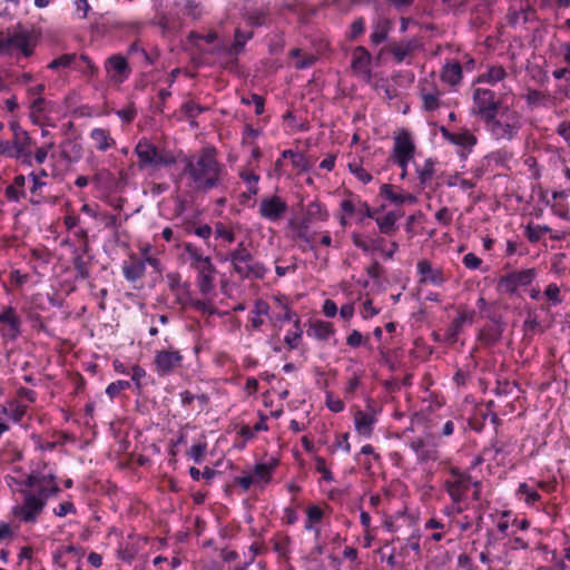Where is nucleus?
<instances>
[{"instance_id":"nucleus-1","label":"nucleus","mask_w":570,"mask_h":570,"mask_svg":"<svg viewBox=\"0 0 570 570\" xmlns=\"http://www.w3.org/2000/svg\"><path fill=\"white\" fill-rule=\"evenodd\" d=\"M223 166L217 161L214 149H203L199 156L186 159L183 175L190 179L189 186L208 191L220 183Z\"/></svg>"},{"instance_id":"nucleus-2","label":"nucleus","mask_w":570,"mask_h":570,"mask_svg":"<svg viewBox=\"0 0 570 570\" xmlns=\"http://www.w3.org/2000/svg\"><path fill=\"white\" fill-rule=\"evenodd\" d=\"M59 492V488L53 484L50 488H40L38 493L30 491L23 492V503L13 509V514L26 523H32L37 520L40 512L43 510L48 498Z\"/></svg>"},{"instance_id":"nucleus-3","label":"nucleus","mask_w":570,"mask_h":570,"mask_svg":"<svg viewBox=\"0 0 570 570\" xmlns=\"http://www.w3.org/2000/svg\"><path fill=\"white\" fill-rule=\"evenodd\" d=\"M226 261L233 265L235 273L242 278H256L261 279L265 276L266 267L255 261L252 253L246 248L245 244L240 242L237 247L228 254Z\"/></svg>"},{"instance_id":"nucleus-4","label":"nucleus","mask_w":570,"mask_h":570,"mask_svg":"<svg viewBox=\"0 0 570 570\" xmlns=\"http://www.w3.org/2000/svg\"><path fill=\"white\" fill-rule=\"evenodd\" d=\"M139 169L168 167L176 163L171 151L160 150L147 138H141L135 147Z\"/></svg>"},{"instance_id":"nucleus-5","label":"nucleus","mask_w":570,"mask_h":570,"mask_svg":"<svg viewBox=\"0 0 570 570\" xmlns=\"http://www.w3.org/2000/svg\"><path fill=\"white\" fill-rule=\"evenodd\" d=\"M492 120H485L491 135L497 140H512L521 129V116L518 111L504 108Z\"/></svg>"},{"instance_id":"nucleus-6","label":"nucleus","mask_w":570,"mask_h":570,"mask_svg":"<svg viewBox=\"0 0 570 570\" xmlns=\"http://www.w3.org/2000/svg\"><path fill=\"white\" fill-rule=\"evenodd\" d=\"M537 277L534 268L510 272L498 279L497 291L500 294L513 295L519 287L530 285Z\"/></svg>"},{"instance_id":"nucleus-7","label":"nucleus","mask_w":570,"mask_h":570,"mask_svg":"<svg viewBox=\"0 0 570 570\" xmlns=\"http://www.w3.org/2000/svg\"><path fill=\"white\" fill-rule=\"evenodd\" d=\"M473 101L483 121L494 119V116H498L500 112V102L495 100V94L490 89H474Z\"/></svg>"},{"instance_id":"nucleus-8","label":"nucleus","mask_w":570,"mask_h":570,"mask_svg":"<svg viewBox=\"0 0 570 570\" xmlns=\"http://www.w3.org/2000/svg\"><path fill=\"white\" fill-rule=\"evenodd\" d=\"M471 485L479 487L480 482H473L470 475L460 473H453V479L445 482L446 492L455 504L464 499Z\"/></svg>"},{"instance_id":"nucleus-9","label":"nucleus","mask_w":570,"mask_h":570,"mask_svg":"<svg viewBox=\"0 0 570 570\" xmlns=\"http://www.w3.org/2000/svg\"><path fill=\"white\" fill-rule=\"evenodd\" d=\"M105 69L115 83H122L131 72L127 59L121 55L110 56L105 62Z\"/></svg>"},{"instance_id":"nucleus-10","label":"nucleus","mask_w":570,"mask_h":570,"mask_svg":"<svg viewBox=\"0 0 570 570\" xmlns=\"http://www.w3.org/2000/svg\"><path fill=\"white\" fill-rule=\"evenodd\" d=\"M183 355L179 351L163 350L155 355L156 371L160 376L169 375L179 367Z\"/></svg>"},{"instance_id":"nucleus-11","label":"nucleus","mask_w":570,"mask_h":570,"mask_svg":"<svg viewBox=\"0 0 570 570\" xmlns=\"http://www.w3.org/2000/svg\"><path fill=\"white\" fill-rule=\"evenodd\" d=\"M287 204L279 196H271L262 199L259 214L269 222L279 220L287 210Z\"/></svg>"},{"instance_id":"nucleus-12","label":"nucleus","mask_w":570,"mask_h":570,"mask_svg":"<svg viewBox=\"0 0 570 570\" xmlns=\"http://www.w3.org/2000/svg\"><path fill=\"white\" fill-rule=\"evenodd\" d=\"M0 323L6 325L2 330L6 340L14 341L20 335L21 320L12 306H7L0 312Z\"/></svg>"},{"instance_id":"nucleus-13","label":"nucleus","mask_w":570,"mask_h":570,"mask_svg":"<svg viewBox=\"0 0 570 570\" xmlns=\"http://www.w3.org/2000/svg\"><path fill=\"white\" fill-rule=\"evenodd\" d=\"M475 312L472 309H464L451 322L445 331V341L453 344L458 341L459 335L464 325H472L474 322Z\"/></svg>"},{"instance_id":"nucleus-14","label":"nucleus","mask_w":570,"mask_h":570,"mask_svg":"<svg viewBox=\"0 0 570 570\" xmlns=\"http://www.w3.org/2000/svg\"><path fill=\"white\" fill-rule=\"evenodd\" d=\"M184 250L190 259V267L197 271V273L215 271V266L212 263L210 257L204 256L197 246L191 243H187L184 246Z\"/></svg>"},{"instance_id":"nucleus-15","label":"nucleus","mask_w":570,"mask_h":570,"mask_svg":"<svg viewBox=\"0 0 570 570\" xmlns=\"http://www.w3.org/2000/svg\"><path fill=\"white\" fill-rule=\"evenodd\" d=\"M8 49H19L24 57H29L32 50L29 48V32L20 24L13 31L7 32Z\"/></svg>"},{"instance_id":"nucleus-16","label":"nucleus","mask_w":570,"mask_h":570,"mask_svg":"<svg viewBox=\"0 0 570 570\" xmlns=\"http://www.w3.org/2000/svg\"><path fill=\"white\" fill-rule=\"evenodd\" d=\"M416 268L421 276L420 283H431L435 286H441L445 282L442 271L433 268L432 264L426 259L420 261Z\"/></svg>"},{"instance_id":"nucleus-17","label":"nucleus","mask_w":570,"mask_h":570,"mask_svg":"<svg viewBox=\"0 0 570 570\" xmlns=\"http://www.w3.org/2000/svg\"><path fill=\"white\" fill-rule=\"evenodd\" d=\"M415 153V146L411 135L406 131L401 132L394 138L393 159L410 158L412 159Z\"/></svg>"},{"instance_id":"nucleus-18","label":"nucleus","mask_w":570,"mask_h":570,"mask_svg":"<svg viewBox=\"0 0 570 570\" xmlns=\"http://www.w3.org/2000/svg\"><path fill=\"white\" fill-rule=\"evenodd\" d=\"M88 243L85 242L82 249L72 248V265L76 271V279H87L90 277L88 268L89 262L85 259V254L88 252Z\"/></svg>"},{"instance_id":"nucleus-19","label":"nucleus","mask_w":570,"mask_h":570,"mask_svg":"<svg viewBox=\"0 0 570 570\" xmlns=\"http://www.w3.org/2000/svg\"><path fill=\"white\" fill-rule=\"evenodd\" d=\"M442 136L453 145L460 146L464 149H471L476 144V138L469 131L453 134L446 128H441Z\"/></svg>"},{"instance_id":"nucleus-20","label":"nucleus","mask_w":570,"mask_h":570,"mask_svg":"<svg viewBox=\"0 0 570 570\" xmlns=\"http://www.w3.org/2000/svg\"><path fill=\"white\" fill-rule=\"evenodd\" d=\"M376 422L374 413L357 411L354 416L355 430L358 434L370 436Z\"/></svg>"},{"instance_id":"nucleus-21","label":"nucleus","mask_w":570,"mask_h":570,"mask_svg":"<svg viewBox=\"0 0 570 570\" xmlns=\"http://www.w3.org/2000/svg\"><path fill=\"white\" fill-rule=\"evenodd\" d=\"M371 53L364 47H357L353 52L352 68L370 77Z\"/></svg>"},{"instance_id":"nucleus-22","label":"nucleus","mask_w":570,"mask_h":570,"mask_svg":"<svg viewBox=\"0 0 570 570\" xmlns=\"http://www.w3.org/2000/svg\"><path fill=\"white\" fill-rule=\"evenodd\" d=\"M392 28V21L389 19H380L374 26L373 31L370 36L373 45H381L384 42Z\"/></svg>"},{"instance_id":"nucleus-23","label":"nucleus","mask_w":570,"mask_h":570,"mask_svg":"<svg viewBox=\"0 0 570 570\" xmlns=\"http://www.w3.org/2000/svg\"><path fill=\"white\" fill-rule=\"evenodd\" d=\"M334 333L333 325L330 322L315 321L307 331L308 336L318 341H326Z\"/></svg>"},{"instance_id":"nucleus-24","label":"nucleus","mask_w":570,"mask_h":570,"mask_svg":"<svg viewBox=\"0 0 570 570\" xmlns=\"http://www.w3.org/2000/svg\"><path fill=\"white\" fill-rule=\"evenodd\" d=\"M48 67L50 69H58V68H72L75 70H78L80 72H86L81 66H79V60L76 53H65L60 57L53 59Z\"/></svg>"},{"instance_id":"nucleus-25","label":"nucleus","mask_w":570,"mask_h":570,"mask_svg":"<svg viewBox=\"0 0 570 570\" xmlns=\"http://www.w3.org/2000/svg\"><path fill=\"white\" fill-rule=\"evenodd\" d=\"M503 333V325H488L479 334L478 338L485 345H495Z\"/></svg>"},{"instance_id":"nucleus-26","label":"nucleus","mask_w":570,"mask_h":570,"mask_svg":"<svg viewBox=\"0 0 570 570\" xmlns=\"http://www.w3.org/2000/svg\"><path fill=\"white\" fill-rule=\"evenodd\" d=\"M416 47L417 41L415 39L404 40L394 45L391 48V53L393 55L396 62L401 63L410 52L416 49Z\"/></svg>"},{"instance_id":"nucleus-27","label":"nucleus","mask_w":570,"mask_h":570,"mask_svg":"<svg viewBox=\"0 0 570 570\" xmlns=\"http://www.w3.org/2000/svg\"><path fill=\"white\" fill-rule=\"evenodd\" d=\"M399 217L400 215L395 212H389L383 217H376L375 220L380 232L385 235L394 234L396 230V222Z\"/></svg>"},{"instance_id":"nucleus-28","label":"nucleus","mask_w":570,"mask_h":570,"mask_svg":"<svg viewBox=\"0 0 570 570\" xmlns=\"http://www.w3.org/2000/svg\"><path fill=\"white\" fill-rule=\"evenodd\" d=\"M462 79V67L459 62H452L444 66L442 70V80L451 86L458 85Z\"/></svg>"},{"instance_id":"nucleus-29","label":"nucleus","mask_w":570,"mask_h":570,"mask_svg":"<svg viewBox=\"0 0 570 570\" xmlns=\"http://www.w3.org/2000/svg\"><path fill=\"white\" fill-rule=\"evenodd\" d=\"M146 265L141 259H135L129 265L124 266L122 273L127 281L136 282L145 274Z\"/></svg>"},{"instance_id":"nucleus-30","label":"nucleus","mask_w":570,"mask_h":570,"mask_svg":"<svg viewBox=\"0 0 570 570\" xmlns=\"http://www.w3.org/2000/svg\"><path fill=\"white\" fill-rule=\"evenodd\" d=\"M215 271L197 273V286L203 295H208L215 289Z\"/></svg>"},{"instance_id":"nucleus-31","label":"nucleus","mask_w":570,"mask_h":570,"mask_svg":"<svg viewBox=\"0 0 570 570\" xmlns=\"http://www.w3.org/2000/svg\"><path fill=\"white\" fill-rule=\"evenodd\" d=\"M92 181L98 188L112 189L117 185V180L108 169L97 170L92 177Z\"/></svg>"},{"instance_id":"nucleus-32","label":"nucleus","mask_w":570,"mask_h":570,"mask_svg":"<svg viewBox=\"0 0 570 570\" xmlns=\"http://www.w3.org/2000/svg\"><path fill=\"white\" fill-rule=\"evenodd\" d=\"M421 99L423 108L426 111H434L440 107V91L436 89L428 90L423 88L421 90Z\"/></svg>"},{"instance_id":"nucleus-33","label":"nucleus","mask_w":570,"mask_h":570,"mask_svg":"<svg viewBox=\"0 0 570 570\" xmlns=\"http://www.w3.org/2000/svg\"><path fill=\"white\" fill-rule=\"evenodd\" d=\"M90 138L95 141L96 148L100 151H106L114 144L108 131L102 128L92 129Z\"/></svg>"},{"instance_id":"nucleus-34","label":"nucleus","mask_w":570,"mask_h":570,"mask_svg":"<svg viewBox=\"0 0 570 570\" xmlns=\"http://www.w3.org/2000/svg\"><path fill=\"white\" fill-rule=\"evenodd\" d=\"M416 174L422 186L428 185L434 175V160L429 158L423 167L416 166Z\"/></svg>"},{"instance_id":"nucleus-35","label":"nucleus","mask_w":570,"mask_h":570,"mask_svg":"<svg viewBox=\"0 0 570 570\" xmlns=\"http://www.w3.org/2000/svg\"><path fill=\"white\" fill-rule=\"evenodd\" d=\"M380 196L395 205H402L405 203V197L402 194L395 193L392 185L389 184L381 186Z\"/></svg>"},{"instance_id":"nucleus-36","label":"nucleus","mask_w":570,"mask_h":570,"mask_svg":"<svg viewBox=\"0 0 570 570\" xmlns=\"http://www.w3.org/2000/svg\"><path fill=\"white\" fill-rule=\"evenodd\" d=\"M550 232V228L547 225H535V226H527L525 228V237L531 243H537L540 238Z\"/></svg>"},{"instance_id":"nucleus-37","label":"nucleus","mask_w":570,"mask_h":570,"mask_svg":"<svg viewBox=\"0 0 570 570\" xmlns=\"http://www.w3.org/2000/svg\"><path fill=\"white\" fill-rule=\"evenodd\" d=\"M19 135V137H13L12 141V148L14 151L17 150L16 158H19V155L24 150L30 149L31 146V138L28 132H20Z\"/></svg>"},{"instance_id":"nucleus-38","label":"nucleus","mask_w":570,"mask_h":570,"mask_svg":"<svg viewBox=\"0 0 570 570\" xmlns=\"http://www.w3.org/2000/svg\"><path fill=\"white\" fill-rule=\"evenodd\" d=\"M294 326H295V332L294 333H288L285 336V338H284L285 343L288 345V347L291 350L297 348L298 341H299V338L302 337V334H303V331L301 328V321H299V318L295 320Z\"/></svg>"},{"instance_id":"nucleus-39","label":"nucleus","mask_w":570,"mask_h":570,"mask_svg":"<svg viewBox=\"0 0 570 570\" xmlns=\"http://www.w3.org/2000/svg\"><path fill=\"white\" fill-rule=\"evenodd\" d=\"M275 464L258 463L254 468V476L258 480L269 481Z\"/></svg>"},{"instance_id":"nucleus-40","label":"nucleus","mask_w":570,"mask_h":570,"mask_svg":"<svg viewBox=\"0 0 570 570\" xmlns=\"http://www.w3.org/2000/svg\"><path fill=\"white\" fill-rule=\"evenodd\" d=\"M130 387L129 381L118 380L116 382L110 383L107 389L106 393L110 399L117 397L121 391L127 390Z\"/></svg>"},{"instance_id":"nucleus-41","label":"nucleus","mask_w":570,"mask_h":570,"mask_svg":"<svg viewBox=\"0 0 570 570\" xmlns=\"http://www.w3.org/2000/svg\"><path fill=\"white\" fill-rule=\"evenodd\" d=\"M507 76L505 70L502 67H492L489 69L487 75L483 76V80L491 85H494L503 80Z\"/></svg>"},{"instance_id":"nucleus-42","label":"nucleus","mask_w":570,"mask_h":570,"mask_svg":"<svg viewBox=\"0 0 570 570\" xmlns=\"http://www.w3.org/2000/svg\"><path fill=\"white\" fill-rule=\"evenodd\" d=\"M252 32H244L240 29H236L233 45L234 52L239 53L244 49L247 40L252 38Z\"/></svg>"},{"instance_id":"nucleus-43","label":"nucleus","mask_w":570,"mask_h":570,"mask_svg":"<svg viewBox=\"0 0 570 570\" xmlns=\"http://www.w3.org/2000/svg\"><path fill=\"white\" fill-rule=\"evenodd\" d=\"M181 110L186 115L187 118L189 119H194L196 118L199 114H202L203 111L206 110L205 107L196 104L195 101H186L183 106H181Z\"/></svg>"},{"instance_id":"nucleus-44","label":"nucleus","mask_w":570,"mask_h":570,"mask_svg":"<svg viewBox=\"0 0 570 570\" xmlns=\"http://www.w3.org/2000/svg\"><path fill=\"white\" fill-rule=\"evenodd\" d=\"M79 66L86 71L82 72L86 76H95L98 72V68L95 66V63L90 60V58L86 55H81L78 57Z\"/></svg>"},{"instance_id":"nucleus-45","label":"nucleus","mask_w":570,"mask_h":570,"mask_svg":"<svg viewBox=\"0 0 570 570\" xmlns=\"http://www.w3.org/2000/svg\"><path fill=\"white\" fill-rule=\"evenodd\" d=\"M544 295L553 304H560L562 302L561 296H560V288L554 283H551L547 286V288L544 291Z\"/></svg>"},{"instance_id":"nucleus-46","label":"nucleus","mask_w":570,"mask_h":570,"mask_svg":"<svg viewBox=\"0 0 570 570\" xmlns=\"http://www.w3.org/2000/svg\"><path fill=\"white\" fill-rule=\"evenodd\" d=\"M215 234L217 237H220L228 243H233L235 240V234L222 223L216 224Z\"/></svg>"},{"instance_id":"nucleus-47","label":"nucleus","mask_w":570,"mask_h":570,"mask_svg":"<svg viewBox=\"0 0 570 570\" xmlns=\"http://www.w3.org/2000/svg\"><path fill=\"white\" fill-rule=\"evenodd\" d=\"M348 167L351 173L354 174L363 184H368L372 180V175L361 166L350 164Z\"/></svg>"},{"instance_id":"nucleus-48","label":"nucleus","mask_w":570,"mask_h":570,"mask_svg":"<svg viewBox=\"0 0 570 570\" xmlns=\"http://www.w3.org/2000/svg\"><path fill=\"white\" fill-rule=\"evenodd\" d=\"M240 177L249 185V193L256 195L258 191L257 183L259 180V176L254 173H242Z\"/></svg>"},{"instance_id":"nucleus-49","label":"nucleus","mask_w":570,"mask_h":570,"mask_svg":"<svg viewBox=\"0 0 570 570\" xmlns=\"http://www.w3.org/2000/svg\"><path fill=\"white\" fill-rule=\"evenodd\" d=\"M292 164L295 168L302 170V171H307L309 170L311 168V163L309 160L307 159V157L302 154V153H297L294 157H293V160H292Z\"/></svg>"},{"instance_id":"nucleus-50","label":"nucleus","mask_w":570,"mask_h":570,"mask_svg":"<svg viewBox=\"0 0 570 570\" xmlns=\"http://www.w3.org/2000/svg\"><path fill=\"white\" fill-rule=\"evenodd\" d=\"M316 462V470L317 472L323 474V479L326 482H332L334 480L332 472L326 468L325 459L317 456L315 459Z\"/></svg>"},{"instance_id":"nucleus-51","label":"nucleus","mask_w":570,"mask_h":570,"mask_svg":"<svg viewBox=\"0 0 570 570\" xmlns=\"http://www.w3.org/2000/svg\"><path fill=\"white\" fill-rule=\"evenodd\" d=\"M296 237L301 240H308L309 234V223L308 219H303L295 228Z\"/></svg>"},{"instance_id":"nucleus-52","label":"nucleus","mask_w":570,"mask_h":570,"mask_svg":"<svg viewBox=\"0 0 570 570\" xmlns=\"http://www.w3.org/2000/svg\"><path fill=\"white\" fill-rule=\"evenodd\" d=\"M435 219L438 223L449 226L452 222V214L448 207H442L435 213Z\"/></svg>"},{"instance_id":"nucleus-53","label":"nucleus","mask_w":570,"mask_h":570,"mask_svg":"<svg viewBox=\"0 0 570 570\" xmlns=\"http://www.w3.org/2000/svg\"><path fill=\"white\" fill-rule=\"evenodd\" d=\"M463 264L469 269H478L481 266V264H482V259L479 258L473 253H468L463 257Z\"/></svg>"},{"instance_id":"nucleus-54","label":"nucleus","mask_w":570,"mask_h":570,"mask_svg":"<svg viewBox=\"0 0 570 570\" xmlns=\"http://www.w3.org/2000/svg\"><path fill=\"white\" fill-rule=\"evenodd\" d=\"M55 146V144L51 141V142H48L46 145H43L42 147L38 148L33 158L36 160L37 164H43L47 159V156H48V151Z\"/></svg>"},{"instance_id":"nucleus-55","label":"nucleus","mask_w":570,"mask_h":570,"mask_svg":"<svg viewBox=\"0 0 570 570\" xmlns=\"http://www.w3.org/2000/svg\"><path fill=\"white\" fill-rule=\"evenodd\" d=\"M365 30V21L363 18H358L353 21L351 26V39H356L358 36H361Z\"/></svg>"},{"instance_id":"nucleus-56","label":"nucleus","mask_w":570,"mask_h":570,"mask_svg":"<svg viewBox=\"0 0 570 570\" xmlns=\"http://www.w3.org/2000/svg\"><path fill=\"white\" fill-rule=\"evenodd\" d=\"M6 197L10 202H19L22 197L26 196L23 190H19L17 187L9 185L6 187Z\"/></svg>"},{"instance_id":"nucleus-57","label":"nucleus","mask_w":570,"mask_h":570,"mask_svg":"<svg viewBox=\"0 0 570 570\" xmlns=\"http://www.w3.org/2000/svg\"><path fill=\"white\" fill-rule=\"evenodd\" d=\"M206 451L205 444H194L189 450V456L196 462L200 463Z\"/></svg>"},{"instance_id":"nucleus-58","label":"nucleus","mask_w":570,"mask_h":570,"mask_svg":"<svg viewBox=\"0 0 570 570\" xmlns=\"http://www.w3.org/2000/svg\"><path fill=\"white\" fill-rule=\"evenodd\" d=\"M183 10L185 14L190 16L194 19L199 17L198 4L194 0H186Z\"/></svg>"},{"instance_id":"nucleus-59","label":"nucleus","mask_w":570,"mask_h":570,"mask_svg":"<svg viewBox=\"0 0 570 570\" xmlns=\"http://www.w3.org/2000/svg\"><path fill=\"white\" fill-rule=\"evenodd\" d=\"M146 376V371L139 366L135 365L131 370V381L136 384L137 389L141 387L140 380Z\"/></svg>"},{"instance_id":"nucleus-60","label":"nucleus","mask_w":570,"mask_h":570,"mask_svg":"<svg viewBox=\"0 0 570 570\" xmlns=\"http://www.w3.org/2000/svg\"><path fill=\"white\" fill-rule=\"evenodd\" d=\"M168 281V287L173 293H177L180 287V275L177 273H169L166 276Z\"/></svg>"},{"instance_id":"nucleus-61","label":"nucleus","mask_w":570,"mask_h":570,"mask_svg":"<svg viewBox=\"0 0 570 570\" xmlns=\"http://www.w3.org/2000/svg\"><path fill=\"white\" fill-rule=\"evenodd\" d=\"M322 518L323 511L318 507L313 505L307 509V519L309 522H320Z\"/></svg>"},{"instance_id":"nucleus-62","label":"nucleus","mask_w":570,"mask_h":570,"mask_svg":"<svg viewBox=\"0 0 570 570\" xmlns=\"http://www.w3.org/2000/svg\"><path fill=\"white\" fill-rule=\"evenodd\" d=\"M362 334L361 332L354 330L351 332V334L347 336L346 338V344L351 347H357L361 345L362 343Z\"/></svg>"},{"instance_id":"nucleus-63","label":"nucleus","mask_w":570,"mask_h":570,"mask_svg":"<svg viewBox=\"0 0 570 570\" xmlns=\"http://www.w3.org/2000/svg\"><path fill=\"white\" fill-rule=\"evenodd\" d=\"M323 313L326 317H334L337 313V306L334 301L326 299L323 304Z\"/></svg>"},{"instance_id":"nucleus-64","label":"nucleus","mask_w":570,"mask_h":570,"mask_svg":"<svg viewBox=\"0 0 570 570\" xmlns=\"http://www.w3.org/2000/svg\"><path fill=\"white\" fill-rule=\"evenodd\" d=\"M558 134L567 141L570 142V121H563L558 126Z\"/></svg>"}]
</instances>
